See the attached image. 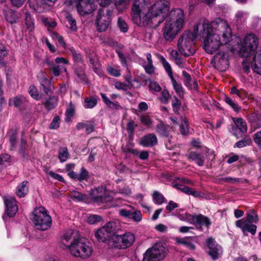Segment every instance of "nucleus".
<instances>
[{"label":"nucleus","mask_w":261,"mask_h":261,"mask_svg":"<svg viewBox=\"0 0 261 261\" xmlns=\"http://www.w3.org/2000/svg\"><path fill=\"white\" fill-rule=\"evenodd\" d=\"M133 210V207L130 205H128L126 208L120 209L119 214L121 216L130 218Z\"/></svg>","instance_id":"52"},{"label":"nucleus","mask_w":261,"mask_h":261,"mask_svg":"<svg viewBox=\"0 0 261 261\" xmlns=\"http://www.w3.org/2000/svg\"><path fill=\"white\" fill-rule=\"evenodd\" d=\"M130 218L135 222H140L142 219V216L141 212L140 211L133 210Z\"/></svg>","instance_id":"55"},{"label":"nucleus","mask_w":261,"mask_h":261,"mask_svg":"<svg viewBox=\"0 0 261 261\" xmlns=\"http://www.w3.org/2000/svg\"><path fill=\"white\" fill-rule=\"evenodd\" d=\"M197 37L193 31L191 32L189 31H185L178 39L177 46L179 51L185 56L193 55L196 51L194 40Z\"/></svg>","instance_id":"4"},{"label":"nucleus","mask_w":261,"mask_h":261,"mask_svg":"<svg viewBox=\"0 0 261 261\" xmlns=\"http://www.w3.org/2000/svg\"><path fill=\"white\" fill-rule=\"evenodd\" d=\"M225 102L235 112H239L241 108L231 98L225 96L224 98Z\"/></svg>","instance_id":"50"},{"label":"nucleus","mask_w":261,"mask_h":261,"mask_svg":"<svg viewBox=\"0 0 261 261\" xmlns=\"http://www.w3.org/2000/svg\"><path fill=\"white\" fill-rule=\"evenodd\" d=\"M29 5L36 12L42 13L49 9V6L45 1H29Z\"/></svg>","instance_id":"22"},{"label":"nucleus","mask_w":261,"mask_h":261,"mask_svg":"<svg viewBox=\"0 0 261 261\" xmlns=\"http://www.w3.org/2000/svg\"><path fill=\"white\" fill-rule=\"evenodd\" d=\"M51 37L53 40L58 41L60 46L66 48V44L64 41L63 37L56 32H53L51 34Z\"/></svg>","instance_id":"51"},{"label":"nucleus","mask_w":261,"mask_h":261,"mask_svg":"<svg viewBox=\"0 0 261 261\" xmlns=\"http://www.w3.org/2000/svg\"><path fill=\"white\" fill-rule=\"evenodd\" d=\"M115 6L119 13H122L126 10L127 4L126 1H115Z\"/></svg>","instance_id":"53"},{"label":"nucleus","mask_w":261,"mask_h":261,"mask_svg":"<svg viewBox=\"0 0 261 261\" xmlns=\"http://www.w3.org/2000/svg\"><path fill=\"white\" fill-rule=\"evenodd\" d=\"M90 195L92 201L98 204L112 200V198L107 194L105 188L103 187H98L92 189L90 191Z\"/></svg>","instance_id":"13"},{"label":"nucleus","mask_w":261,"mask_h":261,"mask_svg":"<svg viewBox=\"0 0 261 261\" xmlns=\"http://www.w3.org/2000/svg\"><path fill=\"white\" fill-rule=\"evenodd\" d=\"M148 88L151 91L159 92L161 90V87L158 83L154 81H150L148 84Z\"/></svg>","instance_id":"58"},{"label":"nucleus","mask_w":261,"mask_h":261,"mask_svg":"<svg viewBox=\"0 0 261 261\" xmlns=\"http://www.w3.org/2000/svg\"><path fill=\"white\" fill-rule=\"evenodd\" d=\"M108 72L112 76L118 77L120 75V70L117 68H114L113 67L108 65L107 67Z\"/></svg>","instance_id":"59"},{"label":"nucleus","mask_w":261,"mask_h":261,"mask_svg":"<svg viewBox=\"0 0 261 261\" xmlns=\"http://www.w3.org/2000/svg\"><path fill=\"white\" fill-rule=\"evenodd\" d=\"M71 197L77 201H83L86 203L89 202V198L86 195L83 194L77 191H73L71 194Z\"/></svg>","instance_id":"34"},{"label":"nucleus","mask_w":261,"mask_h":261,"mask_svg":"<svg viewBox=\"0 0 261 261\" xmlns=\"http://www.w3.org/2000/svg\"><path fill=\"white\" fill-rule=\"evenodd\" d=\"M196 35L203 38V46L208 54H213L221 46L229 43L231 40V29L226 20L220 18L209 22L200 20L194 27Z\"/></svg>","instance_id":"1"},{"label":"nucleus","mask_w":261,"mask_h":261,"mask_svg":"<svg viewBox=\"0 0 261 261\" xmlns=\"http://www.w3.org/2000/svg\"><path fill=\"white\" fill-rule=\"evenodd\" d=\"M173 187L181 191L183 193H185L188 195H192L195 197H199L202 195L201 193L198 191H194L192 188H189L180 184H174Z\"/></svg>","instance_id":"24"},{"label":"nucleus","mask_w":261,"mask_h":261,"mask_svg":"<svg viewBox=\"0 0 261 261\" xmlns=\"http://www.w3.org/2000/svg\"><path fill=\"white\" fill-rule=\"evenodd\" d=\"M13 102V105L16 107H20L22 104L27 102L26 98L23 95H17L9 100V105Z\"/></svg>","instance_id":"35"},{"label":"nucleus","mask_w":261,"mask_h":261,"mask_svg":"<svg viewBox=\"0 0 261 261\" xmlns=\"http://www.w3.org/2000/svg\"><path fill=\"white\" fill-rule=\"evenodd\" d=\"M79 239L77 237L76 232L70 229L63 234L61 239V243L66 249L69 250L70 246L72 245V244L75 243Z\"/></svg>","instance_id":"17"},{"label":"nucleus","mask_w":261,"mask_h":261,"mask_svg":"<svg viewBox=\"0 0 261 261\" xmlns=\"http://www.w3.org/2000/svg\"><path fill=\"white\" fill-rule=\"evenodd\" d=\"M166 253V247L161 242L157 243L146 250L143 261H161L164 258Z\"/></svg>","instance_id":"9"},{"label":"nucleus","mask_w":261,"mask_h":261,"mask_svg":"<svg viewBox=\"0 0 261 261\" xmlns=\"http://www.w3.org/2000/svg\"><path fill=\"white\" fill-rule=\"evenodd\" d=\"M236 225L238 227L240 228L244 233L246 232H250L252 235H254L256 233V226L254 224L249 223L248 221H245L244 219H242L238 220Z\"/></svg>","instance_id":"20"},{"label":"nucleus","mask_w":261,"mask_h":261,"mask_svg":"<svg viewBox=\"0 0 261 261\" xmlns=\"http://www.w3.org/2000/svg\"><path fill=\"white\" fill-rule=\"evenodd\" d=\"M185 215L187 218L189 219V221L192 224L205 226L207 227H208L211 224L210 220L202 215H191L188 213H186Z\"/></svg>","instance_id":"19"},{"label":"nucleus","mask_w":261,"mask_h":261,"mask_svg":"<svg viewBox=\"0 0 261 261\" xmlns=\"http://www.w3.org/2000/svg\"><path fill=\"white\" fill-rule=\"evenodd\" d=\"M5 18L9 23L13 24L16 23L18 16L15 11L9 10L6 12Z\"/></svg>","instance_id":"32"},{"label":"nucleus","mask_w":261,"mask_h":261,"mask_svg":"<svg viewBox=\"0 0 261 261\" xmlns=\"http://www.w3.org/2000/svg\"><path fill=\"white\" fill-rule=\"evenodd\" d=\"M58 152V158L60 162L66 161L69 155L67 147H60Z\"/></svg>","instance_id":"42"},{"label":"nucleus","mask_w":261,"mask_h":261,"mask_svg":"<svg viewBox=\"0 0 261 261\" xmlns=\"http://www.w3.org/2000/svg\"><path fill=\"white\" fill-rule=\"evenodd\" d=\"M186 23L184 10L180 8L172 9L162 29L164 39L167 41L172 42L182 30Z\"/></svg>","instance_id":"2"},{"label":"nucleus","mask_w":261,"mask_h":261,"mask_svg":"<svg viewBox=\"0 0 261 261\" xmlns=\"http://www.w3.org/2000/svg\"><path fill=\"white\" fill-rule=\"evenodd\" d=\"M58 101V99L57 96H50L45 102V108L48 110L54 109L57 106Z\"/></svg>","instance_id":"38"},{"label":"nucleus","mask_w":261,"mask_h":261,"mask_svg":"<svg viewBox=\"0 0 261 261\" xmlns=\"http://www.w3.org/2000/svg\"><path fill=\"white\" fill-rule=\"evenodd\" d=\"M33 223L37 229L46 230L51 225L52 219L48 211L43 206L35 208L33 211Z\"/></svg>","instance_id":"5"},{"label":"nucleus","mask_w":261,"mask_h":261,"mask_svg":"<svg viewBox=\"0 0 261 261\" xmlns=\"http://www.w3.org/2000/svg\"><path fill=\"white\" fill-rule=\"evenodd\" d=\"M40 83L44 92L47 95H50L51 93V84L48 79L44 77L41 79Z\"/></svg>","instance_id":"36"},{"label":"nucleus","mask_w":261,"mask_h":261,"mask_svg":"<svg viewBox=\"0 0 261 261\" xmlns=\"http://www.w3.org/2000/svg\"><path fill=\"white\" fill-rule=\"evenodd\" d=\"M159 59L162 64L165 70L167 72L170 78L173 77V72L170 64L167 62L166 59L162 55L158 56Z\"/></svg>","instance_id":"31"},{"label":"nucleus","mask_w":261,"mask_h":261,"mask_svg":"<svg viewBox=\"0 0 261 261\" xmlns=\"http://www.w3.org/2000/svg\"><path fill=\"white\" fill-rule=\"evenodd\" d=\"M25 24L28 30H29V31L32 33L33 31L34 28V19L29 12H25Z\"/></svg>","instance_id":"40"},{"label":"nucleus","mask_w":261,"mask_h":261,"mask_svg":"<svg viewBox=\"0 0 261 261\" xmlns=\"http://www.w3.org/2000/svg\"><path fill=\"white\" fill-rule=\"evenodd\" d=\"M173 62L179 68L181 69L187 68L186 62L181 58V56L176 58L173 60Z\"/></svg>","instance_id":"62"},{"label":"nucleus","mask_w":261,"mask_h":261,"mask_svg":"<svg viewBox=\"0 0 261 261\" xmlns=\"http://www.w3.org/2000/svg\"><path fill=\"white\" fill-rule=\"evenodd\" d=\"M88 58H89L88 63L90 67L93 68L95 72L100 74L101 71L97 58L94 55H90Z\"/></svg>","instance_id":"29"},{"label":"nucleus","mask_w":261,"mask_h":261,"mask_svg":"<svg viewBox=\"0 0 261 261\" xmlns=\"http://www.w3.org/2000/svg\"><path fill=\"white\" fill-rule=\"evenodd\" d=\"M254 61L251 68L254 72L261 75V49L259 53H256L254 57Z\"/></svg>","instance_id":"27"},{"label":"nucleus","mask_w":261,"mask_h":261,"mask_svg":"<svg viewBox=\"0 0 261 261\" xmlns=\"http://www.w3.org/2000/svg\"><path fill=\"white\" fill-rule=\"evenodd\" d=\"M4 199L7 215L9 217H13L18 210L15 199L11 196L5 197Z\"/></svg>","instance_id":"18"},{"label":"nucleus","mask_w":261,"mask_h":261,"mask_svg":"<svg viewBox=\"0 0 261 261\" xmlns=\"http://www.w3.org/2000/svg\"><path fill=\"white\" fill-rule=\"evenodd\" d=\"M89 177L88 172L84 168H82L79 174H77V180H87Z\"/></svg>","instance_id":"54"},{"label":"nucleus","mask_w":261,"mask_h":261,"mask_svg":"<svg viewBox=\"0 0 261 261\" xmlns=\"http://www.w3.org/2000/svg\"><path fill=\"white\" fill-rule=\"evenodd\" d=\"M175 241L176 244L182 245L190 250H194L195 246L192 242L191 237H185V238H176Z\"/></svg>","instance_id":"28"},{"label":"nucleus","mask_w":261,"mask_h":261,"mask_svg":"<svg viewBox=\"0 0 261 261\" xmlns=\"http://www.w3.org/2000/svg\"><path fill=\"white\" fill-rule=\"evenodd\" d=\"M98 1H77L76 9L79 14L85 16L91 13L96 8L95 2Z\"/></svg>","instance_id":"15"},{"label":"nucleus","mask_w":261,"mask_h":261,"mask_svg":"<svg viewBox=\"0 0 261 261\" xmlns=\"http://www.w3.org/2000/svg\"><path fill=\"white\" fill-rule=\"evenodd\" d=\"M149 7V14L153 22H158L160 19H163L169 12V1H155L153 3L149 1L146 2Z\"/></svg>","instance_id":"7"},{"label":"nucleus","mask_w":261,"mask_h":261,"mask_svg":"<svg viewBox=\"0 0 261 261\" xmlns=\"http://www.w3.org/2000/svg\"><path fill=\"white\" fill-rule=\"evenodd\" d=\"M232 120L235 124L236 128L233 129L234 135L238 137L237 132L238 130L242 133L244 134L247 131V125L246 121L241 118H233Z\"/></svg>","instance_id":"21"},{"label":"nucleus","mask_w":261,"mask_h":261,"mask_svg":"<svg viewBox=\"0 0 261 261\" xmlns=\"http://www.w3.org/2000/svg\"><path fill=\"white\" fill-rule=\"evenodd\" d=\"M173 88L180 97L184 96V91L181 85L176 82L173 77L170 78Z\"/></svg>","instance_id":"41"},{"label":"nucleus","mask_w":261,"mask_h":261,"mask_svg":"<svg viewBox=\"0 0 261 261\" xmlns=\"http://www.w3.org/2000/svg\"><path fill=\"white\" fill-rule=\"evenodd\" d=\"M206 244L208 248V254L213 259H216L222 255L223 253L222 247L213 238L208 239Z\"/></svg>","instance_id":"16"},{"label":"nucleus","mask_w":261,"mask_h":261,"mask_svg":"<svg viewBox=\"0 0 261 261\" xmlns=\"http://www.w3.org/2000/svg\"><path fill=\"white\" fill-rule=\"evenodd\" d=\"M186 156L188 160L195 161L198 166H202L203 165L204 157L201 153L191 151L187 154Z\"/></svg>","instance_id":"26"},{"label":"nucleus","mask_w":261,"mask_h":261,"mask_svg":"<svg viewBox=\"0 0 261 261\" xmlns=\"http://www.w3.org/2000/svg\"><path fill=\"white\" fill-rule=\"evenodd\" d=\"M180 131L182 135H188L189 133V126L188 121L185 118H181L180 124Z\"/></svg>","instance_id":"43"},{"label":"nucleus","mask_w":261,"mask_h":261,"mask_svg":"<svg viewBox=\"0 0 261 261\" xmlns=\"http://www.w3.org/2000/svg\"><path fill=\"white\" fill-rule=\"evenodd\" d=\"M212 62L218 70L225 71L229 66L228 55L224 51L218 53L214 56Z\"/></svg>","instance_id":"14"},{"label":"nucleus","mask_w":261,"mask_h":261,"mask_svg":"<svg viewBox=\"0 0 261 261\" xmlns=\"http://www.w3.org/2000/svg\"><path fill=\"white\" fill-rule=\"evenodd\" d=\"M9 137L10 143V149L14 150L16 146V138L17 134V128L16 127L12 128L9 130L7 133Z\"/></svg>","instance_id":"25"},{"label":"nucleus","mask_w":261,"mask_h":261,"mask_svg":"<svg viewBox=\"0 0 261 261\" xmlns=\"http://www.w3.org/2000/svg\"><path fill=\"white\" fill-rule=\"evenodd\" d=\"M170 95L167 90H164L161 93L160 100L164 103H167L170 98Z\"/></svg>","instance_id":"64"},{"label":"nucleus","mask_w":261,"mask_h":261,"mask_svg":"<svg viewBox=\"0 0 261 261\" xmlns=\"http://www.w3.org/2000/svg\"><path fill=\"white\" fill-rule=\"evenodd\" d=\"M45 63L50 68L55 76H57L60 75L61 68L59 65H56L53 61L49 60H46Z\"/></svg>","instance_id":"33"},{"label":"nucleus","mask_w":261,"mask_h":261,"mask_svg":"<svg viewBox=\"0 0 261 261\" xmlns=\"http://www.w3.org/2000/svg\"><path fill=\"white\" fill-rule=\"evenodd\" d=\"M68 49L70 51L74 62L83 63V58L80 53L77 52L73 47H68Z\"/></svg>","instance_id":"44"},{"label":"nucleus","mask_w":261,"mask_h":261,"mask_svg":"<svg viewBox=\"0 0 261 261\" xmlns=\"http://www.w3.org/2000/svg\"><path fill=\"white\" fill-rule=\"evenodd\" d=\"M117 228V223L116 221H111L104 226L98 229L95 233V237L98 241L106 242L108 241L111 246L110 241Z\"/></svg>","instance_id":"8"},{"label":"nucleus","mask_w":261,"mask_h":261,"mask_svg":"<svg viewBox=\"0 0 261 261\" xmlns=\"http://www.w3.org/2000/svg\"><path fill=\"white\" fill-rule=\"evenodd\" d=\"M102 220L101 216L97 215H91L88 217L87 222L90 224H94Z\"/></svg>","instance_id":"57"},{"label":"nucleus","mask_w":261,"mask_h":261,"mask_svg":"<svg viewBox=\"0 0 261 261\" xmlns=\"http://www.w3.org/2000/svg\"><path fill=\"white\" fill-rule=\"evenodd\" d=\"M29 93L35 100H39L42 98L41 95L39 94L37 88L34 85H31L29 89Z\"/></svg>","instance_id":"46"},{"label":"nucleus","mask_w":261,"mask_h":261,"mask_svg":"<svg viewBox=\"0 0 261 261\" xmlns=\"http://www.w3.org/2000/svg\"><path fill=\"white\" fill-rule=\"evenodd\" d=\"M97 99L94 97H87L85 99L84 106L86 109H92L97 105Z\"/></svg>","instance_id":"47"},{"label":"nucleus","mask_w":261,"mask_h":261,"mask_svg":"<svg viewBox=\"0 0 261 261\" xmlns=\"http://www.w3.org/2000/svg\"><path fill=\"white\" fill-rule=\"evenodd\" d=\"M157 142V138L156 136L153 134H149L143 137L140 141V144L144 147L154 146Z\"/></svg>","instance_id":"23"},{"label":"nucleus","mask_w":261,"mask_h":261,"mask_svg":"<svg viewBox=\"0 0 261 261\" xmlns=\"http://www.w3.org/2000/svg\"><path fill=\"white\" fill-rule=\"evenodd\" d=\"M246 215L247 219H244L245 221H248L249 223H256L258 221L257 215L254 210H249Z\"/></svg>","instance_id":"48"},{"label":"nucleus","mask_w":261,"mask_h":261,"mask_svg":"<svg viewBox=\"0 0 261 261\" xmlns=\"http://www.w3.org/2000/svg\"><path fill=\"white\" fill-rule=\"evenodd\" d=\"M69 251L74 257L87 259L92 255L93 248L88 240L80 238L75 243L70 246Z\"/></svg>","instance_id":"6"},{"label":"nucleus","mask_w":261,"mask_h":261,"mask_svg":"<svg viewBox=\"0 0 261 261\" xmlns=\"http://www.w3.org/2000/svg\"><path fill=\"white\" fill-rule=\"evenodd\" d=\"M249 120L253 125L261 127V114L253 113L249 116Z\"/></svg>","instance_id":"45"},{"label":"nucleus","mask_w":261,"mask_h":261,"mask_svg":"<svg viewBox=\"0 0 261 261\" xmlns=\"http://www.w3.org/2000/svg\"><path fill=\"white\" fill-rule=\"evenodd\" d=\"M156 132L161 136L168 137L169 136L168 127L163 123H160L156 125Z\"/></svg>","instance_id":"37"},{"label":"nucleus","mask_w":261,"mask_h":261,"mask_svg":"<svg viewBox=\"0 0 261 261\" xmlns=\"http://www.w3.org/2000/svg\"><path fill=\"white\" fill-rule=\"evenodd\" d=\"M143 67L145 72L148 74H151L154 72V67L153 65V63L145 62L143 65Z\"/></svg>","instance_id":"60"},{"label":"nucleus","mask_w":261,"mask_h":261,"mask_svg":"<svg viewBox=\"0 0 261 261\" xmlns=\"http://www.w3.org/2000/svg\"><path fill=\"white\" fill-rule=\"evenodd\" d=\"M112 11L110 9H100L96 19L97 30L99 32L106 31L109 28Z\"/></svg>","instance_id":"12"},{"label":"nucleus","mask_w":261,"mask_h":261,"mask_svg":"<svg viewBox=\"0 0 261 261\" xmlns=\"http://www.w3.org/2000/svg\"><path fill=\"white\" fill-rule=\"evenodd\" d=\"M118 25L120 31L123 33H126L128 31L127 23L121 18L119 17L118 19Z\"/></svg>","instance_id":"61"},{"label":"nucleus","mask_w":261,"mask_h":261,"mask_svg":"<svg viewBox=\"0 0 261 261\" xmlns=\"http://www.w3.org/2000/svg\"><path fill=\"white\" fill-rule=\"evenodd\" d=\"M135 241V235L127 232L122 235H116L112 237L110 241L111 246L118 249H126L133 244Z\"/></svg>","instance_id":"10"},{"label":"nucleus","mask_w":261,"mask_h":261,"mask_svg":"<svg viewBox=\"0 0 261 261\" xmlns=\"http://www.w3.org/2000/svg\"><path fill=\"white\" fill-rule=\"evenodd\" d=\"M124 46L122 44H119L118 47L116 49V53L117 54L121 63L123 66L126 67L127 66V61L124 55L123 54L121 49L124 48Z\"/></svg>","instance_id":"39"},{"label":"nucleus","mask_w":261,"mask_h":261,"mask_svg":"<svg viewBox=\"0 0 261 261\" xmlns=\"http://www.w3.org/2000/svg\"><path fill=\"white\" fill-rule=\"evenodd\" d=\"M148 2L134 1L131 8L132 21L139 27L156 28L163 22V19L153 22L149 14V7L146 4Z\"/></svg>","instance_id":"3"},{"label":"nucleus","mask_w":261,"mask_h":261,"mask_svg":"<svg viewBox=\"0 0 261 261\" xmlns=\"http://www.w3.org/2000/svg\"><path fill=\"white\" fill-rule=\"evenodd\" d=\"M152 197L154 202L159 205L162 204L165 200L163 195L156 191L153 192Z\"/></svg>","instance_id":"49"},{"label":"nucleus","mask_w":261,"mask_h":261,"mask_svg":"<svg viewBox=\"0 0 261 261\" xmlns=\"http://www.w3.org/2000/svg\"><path fill=\"white\" fill-rule=\"evenodd\" d=\"M251 143V139L249 138H246L244 140H241L237 142L234 145V147L242 148L248 145Z\"/></svg>","instance_id":"63"},{"label":"nucleus","mask_w":261,"mask_h":261,"mask_svg":"<svg viewBox=\"0 0 261 261\" xmlns=\"http://www.w3.org/2000/svg\"><path fill=\"white\" fill-rule=\"evenodd\" d=\"M258 45V37L253 34H248L244 38L241 53L244 57L254 52Z\"/></svg>","instance_id":"11"},{"label":"nucleus","mask_w":261,"mask_h":261,"mask_svg":"<svg viewBox=\"0 0 261 261\" xmlns=\"http://www.w3.org/2000/svg\"><path fill=\"white\" fill-rule=\"evenodd\" d=\"M28 182L23 181L17 187L16 194L19 197H24L29 191Z\"/></svg>","instance_id":"30"},{"label":"nucleus","mask_w":261,"mask_h":261,"mask_svg":"<svg viewBox=\"0 0 261 261\" xmlns=\"http://www.w3.org/2000/svg\"><path fill=\"white\" fill-rule=\"evenodd\" d=\"M66 18L69 22L70 25V29L73 31H75L77 30V27L76 25V21L72 17V15L70 14H67L66 16Z\"/></svg>","instance_id":"56"}]
</instances>
